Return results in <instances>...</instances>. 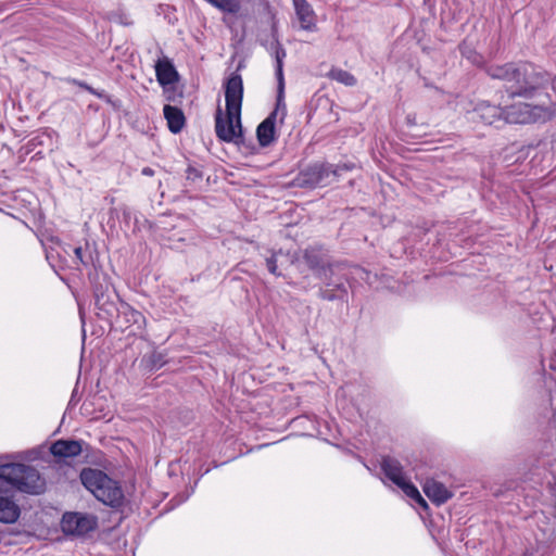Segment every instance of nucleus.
Listing matches in <instances>:
<instances>
[{"label": "nucleus", "instance_id": "1", "mask_svg": "<svg viewBox=\"0 0 556 556\" xmlns=\"http://www.w3.org/2000/svg\"><path fill=\"white\" fill-rule=\"evenodd\" d=\"M492 79L505 83L508 98H533L549 84L551 75L531 62L517 61L505 64H488L484 67Z\"/></svg>", "mask_w": 556, "mask_h": 556}, {"label": "nucleus", "instance_id": "2", "mask_svg": "<svg viewBox=\"0 0 556 556\" xmlns=\"http://www.w3.org/2000/svg\"><path fill=\"white\" fill-rule=\"evenodd\" d=\"M8 485L31 495L42 494L47 489L46 479L35 467L20 463L0 465V495L8 496Z\"/></svg>", "mask_w": 556, "mask_h": 556}, {"label": "nucleus", "instance_id": "3", "mask_svg": "<svg viewBox=\"0 0 556 556\" xmlns=\"http://www.w3.org/2000/svg\"><path fill=\"white\" fill-rule=\"evenodd\" d=\"M79 479L92 495L106 506L114 509L123 507L125 495L121 484L104 471L96 468H84Z\"/></svg>", "mask_w": 556, "mask_h": 556}, {"label": "nucleus", "instance_id": "4", "mask_svg": "<svg viewBox=\"0 0 556 556\" xmlns=\"http://www.w3.org/2000/svg\"><path fill=\"white\" fill-rule=\"evenodd\" d=\"M336 181V168L327 162H316L303 168L293 179L296 188L314 189Z\"/></svg>", "mask_w": 556, "mask_h": 556}, {"label": "nucleus", "instance_id": "5", "mask_svg": "<svg viewBox=\"0 0 556 556\" xmlns=\"http://www.w3.org/2000/svg\"><path fill=\"white\" fill-rule=\"evenodd\" d=\"M215 132L216 137L224 142H231L238 147L245 146L241 115L237 113L230 114L226 111L225 117L222 109L217 108L215 113Z\"/></svg>", "mask_w": 556, "mask_h": 556}, {"label": "nucleus", "instance_id": "6", "mask_svg": "<svg viewBox=\"0 0 556 556\" xmlns=\"http://www.w3.org/2000/svg\"><path fill=\"white\" fill-rule=\"evenodd\" d=\"M302 257L306 266L318 279H328V277L334 275L336 269L341 266L339 263L330 262L328 254L321 248H306L303 251Z\"/></svg>", "mask_w": 556, "mask_h": 556}, {"label": "nucleus", "instance_id": "7", "mask_svg": "<svg viewBox=\"0 0 556 556\" xmlns=\"http://www.w3.org/2000/svg\"><path fill=\"white\" fill-rule=\"evenodd\" d=\"M547 110L543 106H532L528 103H518L505 106V124H530L545 119Z\"/></svg>", "mask_w": 556, "mask_h": 556}, {"label": "nucleus", "instance_id": "8", "mask_svg": "<svg viewBox=\"0 0 556 556\" xmlns=\"http://www.w3.org/2000/svg\"><path fill=\"white\" fill-rule=\"evenodd\" d=\"M97 517L81 513H65L62 518V530L73 535H84L97 528Z\"/></svg>", "mask_w": 556, "mask_h": 556}, {"label": "nucleus", "instance_id": "9", "mask_svg": "<svg viewBox=\"0 0 556 556\" xmlns=\"http://www.w3.org/2000/svg\"><path fill=\"white\" fill-rule=\"evenodd\" d=\"M243 81L238 73H231L225 84L226 111L241 115Z\"/></svg>", "mask_w": 556, "mask_h": 556}, {"label": "nucleus", "instance_id": "10", "mask_svg": "<svg viewBox=\"0 0 556 556\" xmlns=\"http://www.w3.org/2000/svg\"><path fill=\"white\" fill-rule=\"evenodd\" d=\"M94 304L98 308V317L105 320H111L113 317L118 315V308L116 306L113 296H116L114 292L106 286L103 288L102 285L96 286L94 290Z\"/></svg>", "mask_w": 556, "mask_h": 556}, {"label": "nucleus", "instance_id": "11", "mask_svg": "<svg viewBox=\"0 0 556 556\" xmlns=\"http://www.w3.org/2000/svg\"><path fill=\"white\" fill-rule=\"evenodd\" d=\"M475 118L486 125L501 127L504 125L505 106L491 104L488 101L477 103L473 109Z\"/></svg>", "mask_w": 556, "mask_h": 556}, {"label": "nucleus", "instance_id": "12", "mask_svg": "<svg viewBox=\"0 0 556 556\" xmlns=\"http://www.w3.org/2000/svg\"><path fill=\"white\" fill-rule=\"evenodd\" d=\"M334 275H330L328 279H320L324 286L319 287L318 298L324 301H341L348 302V289L340 279L334 280Z\"/></svg>", "mask_w": 556, "mask_h": 556}, {"label": "nucleus", "instance_id": "13", "mask_svg": "<svg viewBox=\"0 0 556 556\" xmlns=\"http://www.w3.org/2000/svg\"><path fill=\"white\" fill-rule=\"evenodd\" d=\"M280 103L256 128V138L262 148L269 147L276 139L275 124Z\"/></svg>", "mask_w": 556, "mask_h": 556}, {"label": "nucleus", "instance_id": "14", "mask_svg": "<svg viewBox=\"0 0 556 556\" xmlns=\"http://www.w3.org/2000/svg\"><path fill=\"white\" fill-rule=\"evenodd\" d=\"M83 441L60 439L50 446V453L58 459L78 456L83 452Z\"/></svg>", "mask_w": 556, "mask_h": 556}, {"label": "nucleus", "instance_id": "15", "mask_svg": "<svg viewBox=\"0 0 556 556\" xmlns=\"http://www.w3.org/2000/svg\"><path fill=\"white\" fill-rule=\"evenodd\" d=\"M293 7L302 29L316 31V14L306 0H293Z\"/></svg>", "mask_w": 556, "mask_h": 556}, {"label": "nucleus", "instance_id": "16", "mask_svg": "<svg viewBox=\"0 0 556 556\" xmlns=\"http://www.w3.org/2000/svg\"><path fill=\"white\" fill-rule=\"evenodd\" d=\"M424 492L437 506L446 503L453 496V493L443 483L434 479L426 480Z\"/></svg>", "mask_w": 556, "mask_h": 556}, {"label": "nucleus", "instance_id": "17", "mask_svg": "<svg viewBox=\"0 0 556 556\" xmlns=\"http://www.w3.org/2000/svg\"><path fill=\"white\" fill-rule=\"evenodd\" d=\"M155 74L157 83L163 87L176 83L179 78V74L174 64L167 58L157 60L155 63Z\"/></svg>", "mask_w": 556, "mask_h": 556}, {"label": "nucleus", "instance_id": "18", "mask_svg": "<svg viewBox=\"0 0 556 556\" xmlns=\"http://www.w3.org/2000/svg\"><path fill=\"white\" fill-rule=\"evenodd\" d=\"M164 117L167 121L168 129L173 134H178L182 130L185 126V115L184 112L177 108L169 104L164 105L163 109Z\"/></svg>", "mask_w": 556, "mask_h": 556}, {"label": "nucleus", "instance_id": "19", "mask_svg": "<svg viewBox=\"0 0 556 556\" xmlns=\"http://www.w3.org/2000/svg\"><path fill=\"white\" fill-rule=\"evenodd\" d=\"M20 514L18 505L10 496L0 495V522L14 523Z\"/></svg>", "mask_w": 556, "mask_h": 556}, {"label": "nucleus", "instance_id": "20", "mask_svg": "<svg viewBox=\"0 0 556 556\" xmlns=\"http://www.w3.org/2000/svg\"><path fill=\"white\" fill-rule=\"evenodd\" d=\"M381 469L386 477L395 485L400 484L405 478L403 476V467L401 463L390 456H386L381 462Z\"/></svg>", "mask_w": 556, "mask_h": 556}, {"label": "nucleus", "instance_id": "21", "mask_svg": "<svg viewBox=\"0 0 556 556\" xmlns=\"http://www.w3.org/2000/svg\"><path fill=\"white\" fill-rule=\"evenodd\" d=\"M286 50L285 48L276 41V49H275V59H276V77L278 80V104L281 103L282 97H283V89H285V81H283V72H282V64L283 59L286 58Z\"/></svg>", "mask_w": 556, "mask_h": 556}, {"label": "nucleus", "instance_id": "22", "mask_svg": "<svg viewBox=\"0 0 556 556\" xmlns=\"http://www.w3.org/2000/svg\"><path fill=\"white\" fill-rule=\"evenodd\" d=\"M328 78L336 80L340 84H343L344 86H355L357 80L350 72L344 71L339 67H332L329 73L327 74Z\"/></svg>", "mask_w": 556, "mask_h": 556}, {"label": "nucleus", "instance_id": "23", "mask_svg": "<svg viewBox=\"0 0 556 556\" xmlns=\"http://www.w3.org/2000/svg\"><path fill=\"white\" fill-rule=\"evenodd\" d=\"M123 314L126 317L127 323L136 326L137 329L143 328L146 318L139 311L134 309L129 305H124Z\"/></svg>", "mask_w": 556, "mask_h": 556}, {"label": "nucleus", "instance_id": "24", "mask_svg": "<svg viewBox=\"0 0 556 556\" xmlns=\"http://www.w3.org/2000/svg\"><path fill=\"white\" fill-rule=\"evenodd\" d=\"M142 362L146 363V367L150 370L160 369L166 364L165 355L161 352H152L149 356H144Z\"/></svg>", "mask_w": 556, "mask_h": 556}, {"label": "nucleus", "instance_id": "25", "mask_svg": "<svg viewBox=\"0 0 556 556\" xmlns=\"http://www.w3.org/2000/svg\"><path fill=\"white\" fill-rule=\"evenodd\" d=\"M287 254H283L281 250L278 252H273L270 256L266 257V267L268 271L275 276H280L281 274L278 273V264L282 265V262L280 261L281 257H287Z\"/></svg>", "mask_w": 556, "mask_h": 556}, {"label": "nucleus", "instance_id": "26", "mask_svg": "<svg viewBox=\"0 0 556 556\" xmlns=\"http://www.w3.org/2000/svg\"><path fill=\"white\" fill-rule=\"evenodd\" d=\"M397 486L414 501H422V496L419 493L418 489L410 482L404 479Z\"/></svg>", "mask_w": 556, "mask_h": 556}, {"label": "nucleus", "instance_id": "27", "mask_svg": "<svg viewBox=\"0 0 556 556\" xmlns=\"http://www.w3.org/2000/svg\"><path fill=\"white\" fill-rule=\"evenodd\" d=\"M462 55L469 60L475 65L482 64V55L476 52L473 49L469 48L465 42L459 46Z\"/></svg>", "mask_w": 556, "mask_h": 556}, {"label": "nucleus", "instance_id": "28", "mask_svg": "<svg viewBox=\"0 0 556 556\" xmlns=\"http://www.w3.org/2000/svg\"><path fill=\"white\" fill-rule=\"evenodd\" d=\"M206 1L224 12L236 13L239 10V5L233 3L232 0H206Z\"/></svg>", "mask_w": 556, "mask_h": 556}, {"label": "nucleus", "instance_id": "29", "mask_svg": "<svg viewBox=\"0 0 556 556\" xmlns=\"http://www.w3.org/2000/svg\"><path fill=\"white\" fill-rule=\"evenodd\" d=\"M68 83L73 84V85H76L85 90H87L89 93L96 96L97 98L99 99H106V101H109L106 94L104 91H99L94 88H92L91 86H89L87 83L85 81H81V80H78V79H75V78H71V79H67Z\"/></svg>", "mask_w": 556, "mask_h": 556}, {"label": "nucleus", "instance_id": "30", "mask_svg": "<svg viewBox=\"0 0 556 556\" xmlns=\"http://www.w3.org/2000/svg\"><path fill=\"white\" fill-rule=\"evenodd\" d=\"M74 254L76 260L84 266H89L92 264L93 260L90 253H86L81 247H76L74 249Z\"/></svg>", "mask_w": 556, "mask_h": 556}, {"label": "nucleus", "instance_id": "31", "mask_svg": "<svg viewBox=\"0 0 556 556\" xmlns=\"http://www.w3.org/2000/svg\"><path fill=\"white\" fill-rule=\"evenodd\" d=\"M186 178L192 182H195L202 178V172L193 166H188L186 169Z\"/></svg>", "mask_w": 556, "mask_h": 556}, {"label": "nucleus", "instance_id": "32", "mask_svg": "<svg viewBox=\"0 0 556 556\" xmlns=\"http://www.w3.org/2000/svg\"><path fill=\"white\" fill-rule=\"evenodd\" d=\"M333 166L336 168V180L338 179V177L341 175L342 172H349L354 168L353 163H342V164H337Z\"/></svg>", "mask_w": 556, "mask_h": 556}, {"label": "nucleus", "instance_id": "33", "mask_svg": "<svg viewBox=\"0 0 556 556\" xmlns=\"http://www.w3.org/2000/svg\"><path fill=\"white\" fill-rule=\"evenodd\" d=\"M164 92H165V96H166V99L168 101H172V102H175L177 97H181V93L177 94V91L174 87H164Z\"/></svg>", "mask_w": 556, "mask_h": 556}, {"label": "nucleus", "instance_id": "34", "mask_svg": "<svg viewBox=\"0 0 556 556\" xmlns=\"http://www.w3.org/2000/svg\"><path fill=\"white\" fill-rule=\"evenodd\" d=\"M141 174L144 176H153L154 170L151 167H143Z\"/></svg>", "mask_w": 556, "mask_h": 556}, {"label": "nucleus", "instance_id": "35", "mask_svg": "<svg viewBox=\"0 0 556 556\" xmlns=\"http://www.w3.org/2000/svg\"><path fill=\"white\" fill-rule=\"evenodd\" d=\"M416 503H418L420 506H422L424 508H428V504L427 502L425 501V498L422 497V501H415Z\"/></svg>", "mask_w": 556, "mask_h": 556}, {"label": "nucleus", "instance_id": "36", "mask_svg": "<svg viewBox=\"0 0 556 556\" xmlns=\"http://www.w3.org/2000/svg\"><path fill=\"white\" fill-rule=\"evenodd\" d=\"M549 83L552 84L553 90L556 92V76L554 78H551Z\"/></svg>", "mask_w": 556, "mask_h": 556}]
</instances>
